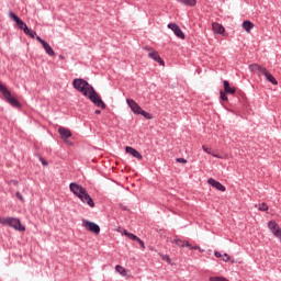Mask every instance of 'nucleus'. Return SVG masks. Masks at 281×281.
I'll return each instance as SVG.
<instances>
[{"mask_svg": "<svg viewBox=\"0 0 281 281\" xmlns=\"http://www.w3.org/2000/svg\"><path fill=\"white\" fill-rule=\"evenodd\" d=\"M74 88L79 91V93H82L86 98H89L90 101H92L95 106H99L100 109H106V104L104 101H102V98H100V94L95 91L93 86L89 85L85 79H75L72 81Z\"/></svg>", "mask_w": 281, "mask_h": 281, "instance_id": "obj_1", "label": "nucleus"}, {"mask_svg": "<svg viewBox=\"0 0 281 281\" xmlns=\"http://www.w3.org/2000/svg\"><path fill=\"white\" fill-rule=\"evenodd\" d=\"M71 192L81 201V203H85V205H89V207H95V202H93V199L87 192V189L80 184L71 183Z\"/></svg>", "mask_w": 281, "mask_h": 281, "instance_id": "obj_2", "label": "nucleus"}, {"mask_svg": "<svg viewBox=\"0 0 281 281\" xmlns=\"http://www.w3.org/2000/svg\"><path fill=\"white\" fill-rule=\"evenodd\" d=\"M0 225H8L16 232H25V226L21 225V221L16 217H0Z\"/></svg>", "mask_w": 281, "mask_h": 281, "instance_id": "obj_3", "label": "nucleus"}, {"mask_svg": "<svg viewBox=\"0 0 281 281\" xmlns=\"http://www.w3.org/2000/svg\"><path fill=\"white\" fill-rule=\"evenodd\" d=\"M126 102H127L131 111H133V113H135L136 115H143V117H146V120H153V115H150V113L142 110V106H139V104H137V102H135V100L127 99Z\"/></svg>", "mask_w": 281, "mask_h": 281, "instance_id": "obj_4", "label": "nucleus"}, {"mask_svg": "<svg viewBox=\"0 0 281 281\" xmlns=\"http://www.w3.org/2000/svg\"><path fill=\"white\" fill-rule=\"evenodd\" d=\"M0 93H2L3 98L7 100L9 104H11V106H14L15 109H19V106H21V103L19 102V100L12 97V93L10 92V90H8V88H5V86L1 83H0Z\"/></svg>", "mask_w": 281, "mask_h": 281, "instance_id": "obj_5", "label": "nucleus"}, {"mask_svg": "<svg viewBox=\"0 0 281 281\" xmlns=\"http://www.w3.org/2000/svg\"><path fill=\"white\" fill-rule=\"evenodd\" d=\"M58 133L61 137V139H64L65 144H68L69 146H71V131L65 128V127H59L58 128Z\"/></svg>", "mask_w": 281, "mask_h": 281, "instance_id": "obj_6", "label": "nucleus"}, {"mask_svg": "<svg viewBox=\"0 0 281 281\" xmlns=\"http://www.w3.org/2000/svg\"><path fill=\"white\" fill-rule=\"evenodd\" d=\"M82 224L88 232H92V234L97 235L100 234V226L98 224L89 221H83Z\"/></svg>", "mask_w": 281, "mask_h": 281, "instance_id": "obj_7", "label": "nucleus"}, {"mask_svg": "<svg viewBox=\"0 0 281 281\" xmlns=\"http://www.w3.org/2000/svg\"><path fill=\"white\" fill-rule=\"evenodd\" d=\"M9 16L10 19H13L16 23V27L19 30H23V32L25 31V27H27V24H25V22H23V20L19 19L18 15L14 14V12H9Z\"/></svg>", "mask_w": 281, "mask_h": 281, "instance_id": "obj_8", "label": "nucleus"}, {"mask_svg": "<svg viewBox=\"0 0 281 281\" xmlns=\"http://www.w3.org/2000/svg\"><path fill=\"white\" fill-rule=\"evenodd\" d=\"M168 27L169 30L173 31V34H176L178 38H181L182 41L186 40V34H183V31H181V27H179L176 23H169Z\"/></svg>", "mask_w": 281, "mask_h": 281, "instance_id": "obj_9", "label": "nucleus"}, {"mask_svg": "<svg viewBox=\"0 0 281 281\" xmlns=\"http://www.w3.org/2000/svg\"><path fill=\"white\" fill-rule=\"evenodd\" d=\"M207 184L212 186V188H215V190H220V192H225L227 189L225 186H223L221 182L214 180V178H210L207 180Z\"/></svg>", "mask_w": 281, "mask_h": 281, "instance_id": "obj_10", "label": "nucleus"}, {"mask_svg": "<svg viewBox=\"0 0 281 281\" xmlns=\"http://www.w3.org/2000/svg\"><path fill=\"white\" fill-rule=\"evenodd\" d=\"M148 57L151 58V60H155L156 63H159L164 67L166 65L164 60L161 59V56H159V53L157 50H151V53H148Z\"/></svg>", "mask_w": 281, "mask_h": 281, "instance_id": "obj_11", "label": "nucleus"}, {"mask_svg": "<svg viewBox=\"0 0 281 281\" xmlns=\"http://www.w3.org/2000/svg\"><path fill=\"white\" fill-rule=\"evenodd\" d=\"M214 34H225V27L221 23L213 22L212 24Z\"/></svg>", "mask_w": 281, "mask_h": 281, "instance_id": "obj_12", "label": "nucleus"}, {"mask_svg": "<svg viewBox=\"0 0 281 281\" xmlns=\"http://www.w3.org/2000/svg\"><path fill=\"white\" fill-rule=\"evenodd\" d=\"M125 151L128 153V155H132V157H135L136 159H143L142 154H139V151H137V149L127 146L125 148Z\"/></svg>", "mask_w": 281, "mask_h": 281, "instance_id": "obj_13", "label": "nucleus"}, {"mask_svg": "<svg viewBox=\"0 0 281 281\" xmlns=\"http://www.w3.org/2000/svg\"><path fill=\"white\" fill-rule=\"evenodd\" d=\"M202 149L204 150V153H206L207 155H212L216 159H227V156H218V155L212 153V148H210L205 145L202 146Z\"/></svg>", "mask_w": 281, "mask_h": 281, "instance_id": "obj_14", "label": "nucleus"}, {"mask_svg": "<svg viewBox=\"0 0 281 281\" xmlns=\"http://www.w3.org/2000/svg\"><path fill=\"white\" fill-rule=\"evenodd\" d=\"M170 240L178 247H190V241H188V240H181L180 238H175V239H170Z\"/></svg>", "mask_w": 281, "mask_h": 281, "instance_id": "obj_15", "label": "nucleus"}, {"mask_svg": "<svg viewBox=\"0 0 281 281\" xmlns=\"http://www.w3.org/2000/svg\"><path fill=\"white\" fill-rule=\"evenodd\" d=\"M223 85H224V91H225V93H231L232 95H234V93H236V88H232V87L229 86V81L224 80V81H223Z\"/></svg>", "mask_w": 281, "mask_h": 281, "instance_id": "obj_16", "label": "nucleus"}, {"mask_svg": "<svg viewBox=\"0 0 281 281\" xmlns=\"http://www.w3.org/2000/svg\"><path fill=\"white\" fill-rule=\"evenodd\" d=\"M243 27H244L245 32H247V34H249V32H251V30H254L255 25L251 21L246 20L243 22Z\"/></svg>", "mask_w": 281, "mask_h": 281, "instance_id": "obj_17", "label": "nucleus"}, {"mask_svg": "<svg viewBox=\"0 0 281 281\" xmlns=\"http://www.w3.org/2000/svg\"><path fill=\"white\" fill-rule=\"evenodd\" d=\"M115 271H116L120 276H122L123 278H126V276H128V270H126V268H124V267H122V266H120V265H117V266L115 267Z\"/></svg>", "mask_w": 281, "mask_h": 281, "instance_id": "obj_18", "label": "nucleus"}, {"mask_svg": "<svg viewBox=\"0 0 281 281\" xmlns=\"http://www.w3.org/2000/svg\"><path fill=\"white\" fill-rule=\"evenodd\" d=\"M43 48L45 49L46 54L48 56H56V53L54 52V48H52V46L48 45V43H44V45H42Z\"/></svg>", "mask_w": 281, "mask_h": 281, "instance_id": "obj_19", "label": "nucleus"}, {"mask_svg": "<svg viewBox=\"0 0 281 281\" xmlns=\"http://www.w3.org/2000/svg\"><path fill=\"white\" fill-rule=\"evenodd\" d=\"M268 227H269L270 232H272V234L280 229V225H278V223H276V221H270L268 223Z\"/></svg>", "mask_w": 281, "mask_h": 281, "instance_id": "obj_20", "label": "nucleus"}, {"mask_svg": "<svg viewBox=\"0 0 281 281\" xmlns=\"http://www.w3.org/2000/svg\"><path fill=\"white\" fill-rule=\"evenodd\" d=\"M179 3L183 5H189L190 8H194L196 5V0H177Z\"/></svg>", "mask_w": 281, "mask_h": 281, "instance_id": "obj_21", "label": "nucleus"}, {"mask_svg": "<svg viewBox=\"0 0 281 281\" xmlns=\"http://www.w3.org/2000/svg\"><path fill=\"white\" fill-rule=\"evenodd\" d=\"M265 77L267 78V80L269 81V82H271L272 85H278V80L276 79V77H273V75H271V72H267L266 75H265Z\"/></svg>", "mask_w": 281, "mask_h": 281, "instance_id": "obj_22", "label": "nucleus"}, {"mask_svg": "<svg viewBox=\"0 0 281 281\" xmlns=\"http://www.w3.org/2000/svg\"><path fill=\"white\" fill-rule=\"evenodd\" d=\"M24 34H26V36H30L31 38H34L36 36L35 31L31 30L27 26L24 29Z\"/></svg>", "mask_w": 281, "mask_h": 281, "instance_id": "obj_23", "label": "nucleus"}, {"mask_svg": "<svg viewBox=\"0 0 281 281\" xmlns=\"http://www.w3.org/2000/svg\"><path fill=\"white\" fill-rule=\"evenodd\" d=\"M123 234H124V236H127V238H130L131 240H136L137 241L139 239V237H137V235L128 233L127 231H124Z\"/></svg>", "mask_w": 281, "mask_h": 281, "instance_id": "obj_24", "label": "nucleus"}, {"mask_svg": "<svg viewBox=\"0 0 281 281\" xmlns=\"http://www.w3.org/2000/svg\"><path fill=\"white\" fill-rule=\"evenodd\" d=\"M269 70L266 67L259 66L257 70V76H265Z\"/></svg>", "mask_w": 281, "mask_h": 281, "instance_id": "obj_25", "label": "nucleus"}, {"mask_svg": "<svg viewBox=\"0 0 281 281\" xmlns=\"http://www.w3.org/2000/svg\"><path fill=\"white\" fill-rule=\"evenodd\" d=\"M260 68V65L258 64H252L249 66V70L252 72V74H258V69Z\"/></svg>", "mask_w": 281, "mask_h": 281, "instance_id": "obj_26", "label": "nucleus"}, {"mask_svg": "<svg viewBox=\"0 0 281 281\" xmlns=\"http://www.w3.org/2000/svg\"><path fill=\"white\" fill-rule=\"evenodd\" d=\"M209 281H229L225 277H210Z\"/></svg>", "mask_w": 281, "mask_h": 281, "instance_id": "obj_27", "label": "nucleus"}, {"mask_svg": "<svg viewBox=\"0 0 281 281\" xmlns=\"http://www.w3.org/2000/svg\"><path fill=\"white\" fill-rule=\"evenodd\" d=\"M258 209L261 212H267L269 210V206L267 205V203H261V204H259Z\"/></svg>", "mask_w": 281, "mask_h": 281, "instance_id": "obj_28", "label": "nucleus"}, {"mask_svg": "<svg viewBox=\"0 0 281 281\" xmlns=\"http://www.w3.org/2000/svg\"><path fill=\"white\" fill-rule=\"evenodd\" d=\"M189 249H191V250H196L198 249V251L200 252V254H203V251H205V250H203V249H201V247H199V246H192L191 244H190V246H187Z\"/></svg>", "mask_w": 281, "mask_h": 281, "instance_id": "obj_29", "label": "nucleus"}, {"mask_svg": "<svg viewBox=\"0 0 281 281\" xmlns=\"http://www.w3.org/2000/svg\"><path fill=\"white\" fill-rule=\"evenodd\" d=\"M222 260H223V262H229V260H232V257H229V255H227V254H224V255H222Z\"/></svg>", "mask_w": 281, "mask_h": 281, "instance_id": "obj_30", "label": "nucleus"}, {"mask_svg": "<svg viewBox=\"0 0 281 281\" xmlns=\"http://www.w3.org/2000/svg\"><path fill=\"white\" fill-rule=\"evenodd\" d=\"M273 236H276V238H279V240H281V228H279L277 232H274Z\"/></svg>", "mask_w": 281, "mask_h": 281, "instance_id": "obj_31", "label": "nucleus"}, {"mask_svg": "<svg viewBox=\"0 0 281 281\" xmlns=\"http://www.w3.org/2000/svg\"><path fill=\"white\" fill-rule=\"evenodd\" d=\"M136 243H138V245H140L142 249H146V245L144 244V240L142 239H137Z\"/></svg>", "mask_w": 281, "mask_h": 281, "instance_id": "obj_32", "label": "nucleus"}, {"mask_svg": "<svg viewBox=\"0 0 281 281\" xmlns=\"http://www.w3.org/2000/svg\"><path fill=\"white\" fill-rule=\"evenodd\" d=\"M221 100H223L224 102H227V94H225V92L221 91Z\"/></svg>", "mask_w": 281, "mask_h": 281, "instance_id": "obj_33", "label": "nucleus"}, {"mask_svg": "<svg viewBox=\"0 0 281 281\" xmlns=\"http://www.w3.org/2000/svg\"><path fill=\"white\" fill-rule=\"evenodd\" d=\"M176 161H177L178 164H188V160L184 159V158H177Z\"/></svg>", "mask_w": 281, "mask_h": 281, "instance_id": "obj_34", "label": "nucleus"}, {"mask_svg": "<svg viewBox=\"0 0 281 281\" xmlns=\"http://www.w3.org/2000/svg\"><path fill=\"white\" fill-rule=\"evenodd\" d=\"M144 49H145V52H148L149 54H150L151 52H155V48H153V47H150V46H145Z\"/></svg>", "mask_w": 281, "mask_h": 281, "instance_id": "obj_35", "label": "nucleus"}, {"mask_svg": "<svg viewBox=\"0 0 281 281\" xmlns=\"http://www.w3.org/2000/svg\"><path fill=\"white\" fill-rule=\"evenodd\" d=\"M161 259L166 262H170V257L168 255H161Z\"/></svg>", "mask_w": 281, "mask_h": 281, "instance_id": "obj_36", "label": "nucleus"}, {"mask_svg": "<svg viewBox=\"0 0 281 281\" xmlns=\"http://www.w3.org/2000/svg\"><path fill=\"white\" fill-rule=\"evenodd\" d=\"M16 199H19L20 201H23V195L21 194V192H16L15 193Z\"/></svg>", "mask_w": 281, "mask_h": 281, "instance_id": "obj_37", "label": "nucleus"}, {"mask_svg": "<svg viewBox=\"0 0 281 281\" xmlns=\"http://www.w3.org/2000/svg\"><path fill=\"white\" fill-rule=\"evenodd\" d=\"M36 41H38L41 45H44V43H46L43 38H41V36H36Z\"/></svg>", "mask_w": 281, "mask_h": 281, "instance_id": "obj_38", "label": "nucleus"}, {"mask_svg": "<svg viewBox=\"0 0 281 281\" xmlns=\"http://www.w3.org/2000/svg\"><path fill=\"white\" fill-rule=\"evenodd\" d=\"M214 256H215V258H223V255L221 252H218V251H215Z\"/></svg>", "mask_w": 281, "mask_h": 281, "instance_id": "obj_39", "label": "nucleus"}, {"mask_svg": "<svg viewBox=\"0 0 281 281\" xmlns=\"http://www.w3.org/2000/svg\"><path fill=\"white\" fill-rule=\"evenodd\" d=\"M40 160L43 164V166H47V160H45L44 158H40Z\"/></svg>", "mask_w": 281, "mask_h": 281, "instance_id": "obj_40", "label": "nucleus"}, {"mask_svg": "<svg viewBox=\"0 0 281 281\" xmlns=\"http://www.w3.org/2000/svg\"><path fill=\"white\" fill-rule=\"evenodd\" d=\"M94 113H95V115H100L102 113V111L95 110Z\"/></svg>", "mask_w": 281, "mask_h": 281, "instance_id": "obj_41", "label": "nucleus"}, {"mask_svg": "<svg viewBox=\"0 0 281 281\" xmlns=\"http://www.w3.org/2000/svg\"><path fill=\"white\" fill-rule=\"evenodd\" d=\"M69 189L71 190V184H69Z\"/></svg>", "mask_w": 281, "mask_h": 281, "instance_id": "obj_42", "label": "nucleus"}]
</instances>
